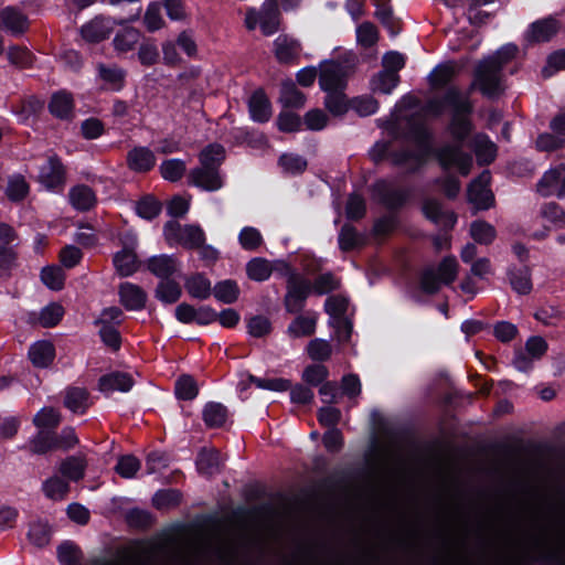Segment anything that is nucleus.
Returning a JSON list of instances; mask_svg holds the SVG:
<instances>
[{
	"label": "nucleus",
	"mask_w": 565,
	"mask_h": 565,
	"mask_svg": "<svg viewBox=\"0 0 565 565\" xmlns=\"http://www.w3.org/2000/svg\"><path fill=\"white\" fill-rule=\"evenodd\" d=\"M502 70L494 60H482L476 67L471 88L478 89L488 98L499 97L503 90Z\"/></svg>",
	"instance_id": "f257e3e1"
},
{
	"label": "nucleus",
	"mask_w": 565,
	"mask_h": 565,
	"mask_svg": "<svg viewBox=\"0 0 565 565\" xmlns=\"http://www.w3.org/2000/svg\"><path fill=\"white\" fill-rule=\"evenodd\" d=\"M163 235L168 244H177L190 249L201 248L205 242V234L199 225H182L178 221L167 222Z\"/></svg>",
	"instance_id": "f03ea898"
},
{
	"label": "nucleus",
	"mask_w": 565,
	"mask_h": 565,
	"mask_svg": "<svg viewBox=\"0 0 565 565\" xmlns=\"http://www.w3.org/2000/svg\"><path fill=\"white\" fill-rule=\"evenodd\" d=\"M458 269L459 264L456 257H445L438 265L437 270L429 268L423 273L420 279L423 290L427 294H436L440 288V284L449 285L456 280Z\"/></svg>",
	"instance_id": "7ed1b4c3"
},
{
	"label": "nucleus",
	"mask_w": 565,
	"mask_h": 565,
	"mask_svg": "<svg viewBox=\"0 0 565 565\" xmlns=\"http://www.w3.org/2000/svg\"><path fill=\"white\" fill-rule=\"evenodd\" d=\"M245 25L248 30H255L260 26L265 35H271L279 29V10L274 0H267L257 11L249 9L245 15Z\"/></svg>",
	"instance_id": "20e7f679"
},
{
	"label": "nucleus",
	"mask_w": 565,
	"mask_h": 565,
	"mask_svg": "<svg viewBox=\"0 0 565 565\" xmlns=\"http://www.w3.org/2000/svg\"><path fill=\"white\" fill-rule=\"evenodd\" d=\"M279 265L284 267V270L288 275L287 294L285 296L286 309L291 313L299 312L303 308L305 300L310 294L311 284L309 280L291 271L287 264L280 263Z\"/></svg>",
	"instance_id": "39448f33"
},
{
	"label": "nucleus",
	"mask_w": 565,
	"mask_h": 565,
	"mask_svg": "<svg viewBox=\"0 0 565 565\" xmlns=\"http://www.w3.org/2000/svg\"><path fill=\"white\" fill-rule=\"evenodd\" d=\"M122 245L121 250L114 255V266L121 277H128L137 271L138 258L135 249L138 244L137 236L131 232H126L120 236Z\"/></svg>",
	"instance_id": "423d86ee"
},
{
	"label": "nucleus",
	"mask_w": 565,
	"mask_h": 565,
	"mask_svg": "<svg viewBox=\"0 0 565 565\" xmlns=\"http://www.w3.org/2000/svg\"><path fill=\"white\" fill-rule=\"evenodd\" d=\"M436 157L444 169L455 167L462 175H467L472 167V157L463 152L460 145H445L436 151Z\"/></svg>",
	"instance_id": "0eeeda50"
},
{
	"label": "nucleus",
	"mask_w": 565,
	"mask_h": 565,
	"mask_svg": "<svg viewBox=\"0 0 565 565\" xmlns=\"http://www.w3.org/2000/svg\"><path fill=\"white\" fill-rule=\"evenodd\" d=\"M540 195L547 198L556 195L565 196V164H559L546 171L536 184Z\"/></svg>",
	"instance_id": "6e6552de"
},
{
	"label": "nucleus",
	"mask_w": 565,
	"mask_h": 565,
	"mask_svg": "<svg viewBox=\"0 0 565 565\" xmlns=\"http://www.w3.org/2000/svg\"><path fill=\"white\" fill-rule=\"evenodd\" d=\"M348 74L349 70L347 65L338 62L326 63L321 66L319 75L320 87L324 92L342 90Z\"/></svg>",
	"instance_id": "1a4fd4ad"
},
{
	"label": "nucleus",
	"mask_w": 565,
	"mask_h": 565,
	"mask_svg": "<svg viewBox=\"0 0 565 565\" xmlns=\"http://www.w3.org/2000/svg\"><path fill=\"white\" fill-rule=\"evenodd\" d=\"M490 173L482 172L476 180H473L468 188V199L477 210H487L493 203V194L489 189Z\"/></svg>",
	"instance_id": "9d476101"
},
{
	"label": "nucleus",
	"mask_w": 565,
	"mask_h": 565,
	"mask_svg": "<svg viewBox=\"0 0 565 565\" xmlns=\"http://www.w3.org/2000/svg\"><path fill=\"white\" fill-rule=\"evenodd\" d=\"M373 195L390 209H395L406 201L408 192L396 188L386 180H379L373 185Z\"/></svg>",
	"instance_id": "9b49d317"
},
{
	"label": "nucleus",
	"mask_w": 565,
	"mask_h": 565,
	"mask_svg": "<svg viewBox=\"0 0 565 565\" xmlns=\"http://www.w3.org/2000/svg\"><path fill=\"white\" fill-rule=\"evenodd\" d=\"M97 78L106 89L118 92L125 86L126 71L115 63H97Z\"/></svg>",
	"instance_id": "f8f14e48"
},
{
	"label": "nucleus",
	"mask_w": 565,
	"mask_h": 565,
	"mask_svg": "<svg viewBox=\"0 0 565 565\" xmlns=\"http://www.w3.org/2000/svg\"><path fill=\"white\" fill-rule=\"evenodd\" d=\"M39 181L49 190L56 189L64 184V168L57 157H50L41 167Z\"/></svg>",
	"instance_id": "ddd939ff"
},
{
	"label": "nucleus",
	"mask_w": 565,
	"mask_h": 565,
	"mask_svg": "<svg viewBox=\"0 0 565 565\" xmlns=\"http://www.w3.org/2000/svg\"><path fill=\"white\" fill-rule=\"evenodd\" d=\"M301 52V44L298 40L280 34L274 41L275 57L279 63L291 64L294 63Z\"/></svg>",
	"instance_id": "4468645a"
},
{
	"label": "nucleus",
	"mask_w": 565,
	"mask_h": 565,
	"mask_svg": "<svg viewBox=\"0 0 565 565\" xmlns=\"http://www.w3.org/2000/svg\"><path fill=\"white\" fill-rule=\"evenodd\" d=\"M561 29L559 22L554 18H545L533 22L526 31V40L531 43L550 41Z\"/></svg>",
	"instance_id": "2eb2a0df"
},
{
	"label": "nucleus",
	"mask_w": 565,
	"mask_h": 565,
	"mask_svg": "<svg viewBox=\"0 0 565 565\" xmlns=\"http://www.w3.org/2000/svg\"><path fill=\"white\" fill-rule=\"evenodd\" d=\"M189 180L195 186L206 191H216L223 186L222 178L215 168L200 166L190 171Z\"/></svg>",
	"instance_id": "dca6fc26"
},
{
	"label": "nucleus",
	"mask_w": 565,
	"mask_h": 565,
	"mask_svg": "<svg viewBox=\"0 0 565 565\" xmlns=\"http://www.w3.org/2000/svg\"><path fill=\"white\" fill-rule=\"evenodd\" d=\"M113 26L110 19L97 17L82 26L81 34L87 42L97 43L108 38Z\"/></svg>",
	"instance_id": "f3484780"
},
{
	"label": "nucleus",
	"mask_w": 565,
	"mask_h": 565,
	"mask_svg": "<svg viewBox=\"0 0 565 565\" xmlns=\"http://www.w3.org/2000/svg\"><path fill=\"white\" fill-rule=\"evenodd\" d=\"M87 468V459L83 454L68 456L58 465V471L67 481H79L84 478Z\"/></svg>",
	"instance_id": "a211bd4d"
},
{
	"label": "nucleus",
	"mask_w": 565,
	"mask_h": 565,
	"mask_svg": "<svg viewBox=\"0 0 565 565\" xmlns=\"http://www.w3.org/2000/svg\"><path fill=\"white\" fill-rule=\"evenodd\" d=\"M135 382L130 374L125 372H111L103 375L98 381V388L103 393H111L115 391L128 392Z\"/></svg>",
	"instance_id": "6ab92c4d"
},
{
	"label": "nucleus",
	"mask_w": 565,
	"mask_h": 565,
	"mask_svg": "<svg viewBox=\"0 0 565 565\" xmlns=\"http://www.w3.org/2000/svg\"><path fill=\"white\" fill-rule=\"evenodd\" d=\"M127 164L135 172H147L154 167L156 157L147 147H135L127 153Z\"/></svg>",
	"instance_id": "aec40b11"
},
{
	"label": "nucleus",
	"mask_w": 565,
	"mask_h": 565,
	"mask_svg": "<svg viewBox=\"0 0 565 565\" xmlns=\"http://www.w3.org/2000/svg\"><path fill=\"white\" fill-rule=\"evenodd\" d=\"M423 213L431 222L445 227H452L456 223V215L445 211L439 201L426 199L423 202Z\"/></svg>",
	"instance_id": "412c9836"
},
{
	"label": "nucleus",
	"mask_w": 565,
	"mask_h": 565,
	"mask_svg": "<svg viewBox=\"0 0 565 565\" xmlns=\"http://www.w3.org/2000/svg\"><path fill=\"white\" fill-rule=\"evenodd\" d=\"M147 267L154 276L161 279H169L178 271L179 263L173 256L161 254L150 257L147 262Z\"/></svg>",
	"instance_id": "4be33fe9"
},
{
	"label": "nucleus",
	"mask_w": 565,
	"mask_h": 565,
	"mask_svg": "<svg viewBox=\"0 0 565 565\" xmlns=\"http://www.w3.org/2000/svg\"><path fill=\"white\" fill-rule=\"evenodd\" d=\"M120 302L128 310H140L145 307L147 294L137 285L124 282L119 286Z\"/></svg>",
	"instance_id": "5701e85b"
},
{
	"label": "nucleus",
	"mask_w": 565,
	"mask_h": 565,
	"mask_svg": "<svg viewBox=\"0 0 565 565\" xmlns=\"http://www.w3.org/2000/svg\"><path fill=\"white\" fill-rule=\"evenodd\" d=\"M0 28L12 33L19 34L28 29V18L12 7L0 10Z\"/></svg>",
	"instance_id": "b1692460"
},
{
	"label": "nucleus",
	"mask_w": 565,
	"mask_h": 565,
	"mask_svg": "<svg viewBox=\"0 0 565 565\" xmlns=\"http://www.w3.org/2000/svg\"><path fill=\"white\" fill-rule=\"evenodd\" d=\"M248 109L254 121L266 122L271 117L270 102L263 90H256L250 96Z\"/></svg>",
	"instance_id": "393cba45"
},
{
	"label": "nucleus",
	"mask_w": 565,
	"mask_h": 565,
	"mask_svg": "<svg viewBox=\"0 0 565 565\" xmlns=\"http://www.w3.org/2000/svg\"><path fill=\"white\" fill-rule=\"evenodd\" d=\"M141 33L139 30L132 26H126L119 30L114 40L113 45L118 54H125L132 51L139 43Z\"/></svg>",
	"instance_id": "a878e982"
},
{
	"label": "nucleus",
	"mask_w": 565,
	"mask_h": 565,
	"mask_svg": "<svg viewBox=\"0 0 565 565\" xmlns=\"http://www.w3.org/2000/svg\"><path fill=\"white\" fill-rule=\"evenodd\" d=\"M281 262H277L275 265L268 262L265 258H253L247 263L246 270L247 275L252 280L255 281H264L268 279L271 275V273L275 269H281L284 270V267L280 266Z\"/></svg>",
	"instance_id": "bb28decb"
},
{
	"label": "nucleus",
	"mask_w": 565,
	"mask_h": 565,
	"mask_svg": "<svg viewBox=\"0 0 565 565\" xmlns=\"http://www.w3.org/2000/svg\"><path fill=\"white\" fill-rule=\"evenodd\" d=\"M55 356L54 345L49 341H39L29 350V358L34 366L46 367Z\"/></svg>",
	"instance_id": "cd10ccee"
},
{
	"label": "nucleus",
	"mask_w": 565,
	"mask_h": 565,
	"mask_svg": "<svg viewBox=\"0 0 565 565\" xmlns=\"http://www.w3.org/2000/svg\"><path fill=\"white\" fill-rule=\"evenodd\" d=\"M71 204L78 211H87L96 203L94 191L87 185H76L68 193Z\"/></svg>",
	"instance_id": "c85d7f7f"
},
{
	"label": "nucleus",
	"mask_w": 565,
	"mask_h": 565,
	"mask_svg": "<svg viewBox=\"0 0 565 565\" xmlns=\"http://www.w3.org/2000/svg\"><path fill=\"white\" fill-rule=\"evenodd\" d=\"M202 416L209 428H218L226 423L228 411L226 406L221 403L210 402L204 406Z\"/></svg>",
	"instance_id": "c756f323"
},
{
	"label": "nucleus",
	"mask_w": 565,
	"mask_h": 565,
	"mask_svg": "<svg viewBox=\"0 0 565 565\" xmlns=\"http://www.w3.org/2000/svg\"><path fill=\"white\" fill-rule=\"evenodd\" d=\"M460 67L455 62H447L438 65L429 75L430 85L440 88L450 83L459 73Z\"/></svg>",
	"instance_id": "7c9ffc66"
},
{
	"label": "nucleus",
	"mask_w": 565,
	"mask_h": 565,
	"mask_svg": "<svg viewBox=\"0 0 565 565\" xmlns=\"http://www.w3.org/2000/svg\"><path fill=\"white\" fill-rule=\"evenodd\" d=\"M470 113L452 114L448 125L450 136L457 141H463L472 130V124L469 118Z\"/></svg>",
	"instance_id": "2f4dec72"
},
{
	"label": "nucleus",
	"mask_w": 565,
	"mask_h": 565,
	"mask_svg": "<svg viewBox=\"0 0 565 565\" xmlns=\"http://www.w3.org/2000/svg\"><path fill=\"white\" fill-rule=\"evenodd\" d=\"M427 153V149L424 147L416 151L402 150L394 153L393 160L396 164L405 166L408 171H415L425 162Z\"/></svg>",
	"instance_id": "473e14b6"
},
{
	"label": "nucleus",
	"mask_w": 565,
	"mask_h": 565,
	"mask_svg": "<svg viewBox=\"0 0 565 565\" xmlns=\"http://www.w3.org/2000/svg\"><path fill=\"white\" fill-rule=\"evenodd\" d=\"M473 150L480 164H489L497 156L495 145L482 134L475 137Z\"/></svg>",
	"instance_id": "72a5a7b5"
},
{
	"label": "nucleus",
	"mask_w": 565,
	"mask_h": 565,
	"mask_svg": "<svg viewBox=\"0 0 565 565\" xmlns=\"http://www.w3.org/2000/svg\"><path fill=\"white\" fill-rule=\"evenodd\" d=\"M196 467L205 476L217 473L221 470L220 452L215 449L202 450L198 456Z\"/></svg>",
	"instance_id": "f704fd0d"
},
{
	"label": "nucleus",
	"mask_w": 565,
	"mask_h": 565,
	"mask_svg": "<svg viewBox=\"0 0 565 565\" xmlns=\"http://www.w3.org/2000/svg\"><path fill=\"white\" fill-rule=\"evenodd\" d=\"M279 100L285 107L300 108L305 105L306 96L292 81H286L281 84Z\"/></svg>",
	"instance_id": "c9c22d12"
},
{
	"label": "nucleus",
	"mask_w": 565,
	"mask_h": 565,
	"mask_svg": "<svg viewBox=\"0 0 565 565\" xmlns=\"http://www.w3.org/2000/svg\"><path fill=\"white\" fill-rule=\"evenodd\" d=\"M50 111L57 118L68 119L73 114L72 96L65 92L56 93L52 96L49 105Z\"/></svg>",
	"instance_id": "e433bc0d"
},
{
	"label": "nucleus",
	"mask_w": 565,
	"mask_h": 565,
	"mask_svg": "<svg viewBox=\"0 0 565 565\" xmlns=\"http://www.w3.org/2000/svg\"><path fill=\"white\" fill-rule=\"evenodd\" d=\"M317 318L313 315L298 316L289 324L287 332L291 338L309 337L316 330Z\"/></svg>",
	"instance_id": "4c0bfd02"
},
{
	"label": "nucleus",
	"mask_w": 565,
	"mask_h": 565,
	"mask_svg": "<svg viewBox=\"0 0 565 565\" xmlns=\"http://www.w3.org/2000/svg\"><path fill=\"white\" fill-rule=\"evenodd\" d=\"M42 490L51 500H63L70 491V484L65 478L52 476L43 482Z\"/></svg>",
	"instance_id": "58836bf2"
},
{
	"label": "nucleus",
	"mask_w": 565,
	"mask_h": 565,
	"mask_svg": "<svg viewBox=\"0 0 565 565\" xmlns=\"http://www.w3.org/2000/svg\"><path fill=\"white\" fill-rule=\"evenodd\" d=\"M444 102L445 104L449 105L452 108V114L472 111V105L468 96H465L455 86H450L447 88L444 96Z\"/></svg>",
	"instance_id": "ea45409f"
},
{
	"label": "nucleus",
	"mask_w": 565,
	"mask_h": 565,
	"mask_svg": "<svg viewBox=\"0 0 565 565\" xmlns=\"http://www.w3.org/2000/svg\"><path fill=\"white\" fill-rule=\"evenodd\" d=\"M510 284L514 291L527 295L532 290L531 271L529 267L514 268L509 271Z\"/></svg>",
	"instance_id": "a19ab883"
},
{
	"label": "nucleus",
	"mask_w": 565,
	"mask_h": 565,
	"mask_svg": "<svg viewBox=\"0 0 565 565\" xmlns=\"http://www.w3.org/2000/svg\"><path fill=\"white\" fill-rule=\"evenodd\" d=\"M181 294V286L173 279H162L156 288L157 299L164 303L177 302Z\"/></svg>",
	"instance_id": "79ce46f5"
},
{
	"label": "nucleus",
	"mask_w": 565,
	"mask_h": 565,
	"mask_svg": "<svg viewBox=\"0 0 565 565\" xmlns=\"http://www.w3.org/2000/svg\"><path fill=\"white\" fill-rule=\"evenodd\" d=\"M65 406L74 413H84L88 407V393L85 388L72 387L66 391Z\"/></svg>",
	"instance_id": "37998d69"
},
{
	"label": "nucleus",
	"mask_w": 565,
	"mask_h": 565,
	"mask_svg": "<svg viewBox=\"0 0 565 565\" xmlns=\"http://www.w3.org/2000/svg\"><path fill=\"white\" fill-rule=\"evenodd\" d=\"M30 451L34 455H45L56 450L55 435L49 431L40 430L29 443Z\"/></svg>",
	"instance_id": "c03bdc74"
},
{
	"label": "nucleus",
	"mask_w": 565,
	"mask_h": 565,
	"mask_svg": "<svg viewBox=\"0 0 565 565\" xmlns=\"http://www.w3.org/2000/svg\"><path fill=\"white\" fill-rule=\"evenodd\" d=\"M185 289L193 298L206 299L211 295V282L203 275L198 274L186 279Z\"/></svg>",
	"instance_id": "a18cd8bd"
},
{
	"label": "nucleus",
	"mask_w": 565,
	"mask_h": 565,
	"mask_svg": "<svg viewBox=\"0 0 565 565\" xmlns=\"http://www.w3.org/2000/svg\"><path fill=\"white\" fill-rule=\"evenodd\" d=\"M470 235L479 244L488 245L497 236L495 228L486 221H475L470 225Z\"/></svg>",
	"instance_id": "49530a36"
},
{
	"label": "nucleus",
	"mask_w": 565,
	"mask_h": 565,
	"mask_svg": "<svg viewBox=\"0 0 565 565\" xmlns=\"http://www.w3.org/2000/svg\"><path fill=\"white\" fill-rule=\"evenodd\" d=\"M399 76L394 72L382 71L373 77L371 85L373 92L390 94L398 84Z\"/></svg>",
	"instance_id": "de8ad7c7"
},
{
	"label": "nucleus",
	"mask_w": 565,
	"mask_h": 565,
	"mask_svg": "<svg viewBox=\"0 0 565 565\" xmlns=\"http://www.w3.org/2000/svg\"><path fill=\"white\" fill-rule=\"evenodd\" d=\"M224 154L225 151L221 145H210L200 153L201 166L206 168H215L218 170L222 161L224 160Z\"/></svg>",
	"instance_id": "09e8293b"
},
{
	"label": "nucleus",
	"mask_w": 565,
	"mask_h": 565,
	"mask_svg": "<svg viewBox=\"0 0 565 565\" xmlns=\"http://www.w3.org/2000/svg\"><path fill=\"white\" fill-rule=\"evenodd\" d=\"M160 173L164 180H168L170 182L179 181L186 169V164L181 159H169L164 160L160 164Z\"/></svg>",
	"instance_id": "8fccbe9b"
},
{
	"label": "nucleus",
	"mask_w": 565,
	"mask_h": 565,
	"mask_svg": "<svg viewBox=\"0 0 565 565\" xmlns=\"http://www.w3.org/2000/svg\"><path fill=\"white\" fill-rule=\"evenodd\" d=\"M143 23L149 32L158 31L164 26L166 22L161 13V4L159 1L149 3L143 15Z\"/></svg>",
	"instance_id": "3c124183"
},
{
	"label": "nucleus",
	"mask_w": 565,
	"mask_h": 565,
	"mask_svg": "<svg viewBox=\"0 0 565 565\" xmlns=\"http://www.w3.org/2000/svg\"><path fill=\"white\" fill-rule=\"evenodd\" d=\"M63 315V307L56 302H53L40 311L38 322L44 328H51L61 321Z\"/></svg>",
	"instance_id": "603ef678"
},
{
	"label": "nucleus",
	"mask_w": 565,
	"mask_h": 565,
	"mask_svg": "<svg viewBox=\"0 0 565 565\" xmlns=\"http://www.w3.org/2000/svg\"><path fill=\"white\" fill-rule=\"evenodd\" d=\"M539 215L545 222L553 225L565 224V210H563L557 203L548 202L541 206Z\"/></svg>",
	"instance_id": "864d4df0"
},
{
	"label": "nucleus",
	"mask_w": 565,
	"mask_h": 565,
	"mask_svg": "<svg viewBox=\"0 0 565 565\" xmlns=\"http://www.w3.org/2000/svg\"><path fill=\"white\" fill-rule=\"evenodd\" d=\"M307 353L313 361H327L332 353L331 344L323 339H313L307 345Z\"/></svg>",
	"instance_id": "5fc2aeb1"
},
{
	"label": "nucleus",
	"mask_w": 565,
	"mask_h": 565,
	"mask_svg": "<svg viewBox=\"0 0 565 565\" xmlns=\"http://www.w3.org/2000/svg\"><path fill=\"white\" fill-rule=\"evenodd\" d=\"M140 467L141 462L138 458L132 455H125L119 457L115 470L120 477L130 479L136 476Z\"/></svg>",
	"instance_id": "6e6d98bb"
},
{
	"label": "nucleus",
	"mask_w": 565,
	"mask_h": 565,
	"mask_svg": "<svg viewBox=\"0 0 565 565\" xmlns=\"http://www.w3.org/2000/svg\"><path fill=\"white\" fill-rule=\"evenodd\" d=\"M238 294V286L232 280H224L214 287V296L224 303H233L236 301Z\"/></svg>",
	"instance_id": "4d7b16f0"
},
{
	"label": "nucleus",
	"mask_w": 565,
	"mask_h": 565,
	"mask_svg": "<svg viewBox=\"0 0 565 565\" xmlns=\"http://www.w3.org/2000/svg\"><path fill=\"white\" fill-rule=\"evenodd\" d=\"M198 385L190 375H182L175 383V394L184 401L193 399L198 395Z\"/></svg>",
	"instance_id": "13d9d810"
},
{
	"label": "nucleus",
	"mask_w": 565,
	"mask_h": 565,
	"mask_svg": "<svg viewBox=\"0 0 565 565\" xmlns=\"http://www.w3.org/2000/svg\"><path fill=\"white\" fill-rule=\"evenodd\" d=\"M279 164L285 172L295 174L306 170L307 160L299 154L284 153L279 158Z\"/></svg>",
	"instance_id": "bf43d9fd"
},
{
	"label": "nucleus",
	"mask_w": 565,
	"mask_h": 565,
	"mask_svg": "<svg viewBox=\"0 0 565 565\" xmlns=\"http://www.w3.org/2000/svg\"><path fill=\"white\" fill-rule=\"evenodd\" d=\"M362 243V237L355 228L349 224L342 226L339 234V246L342 250H351Z\"/></svg>",
	"instance_id": "052dcab7"
},
{
	"label": "nucleus",
	"mask_w": 565,
	"mask_h": 565,
	"mask_svg": "<svg viewBox=\"0 0 565 565\" xmlns=\"http://www.w3.org/2000/svg\"><path fill=\"white\" fill-rule=\"evenodd\" d=\"M242 247L246 250H255L263 244V236L255 227H244L238 235Z\"/></svg>",
	"instance_id": "680f3d73"
},
{
	"label": "nucleus",
	"mask_w": 565,
	"mask_h": 565,
	"mask_svg": "<svg viewBox=\"0 0 565 565\" xmlns=\"http://www.w3.org/2000/svg\"><path fill=\"white\" fill-rule=\"evenodd\" d=\"M324 105L335 116L343 115L348 110V103L341 90L327 92Z\"/></svg>",
	"instance_id": "e2e57ef3"
},
{
	"label": "nucleus",
	"mask_w": 565,
	"mask_h": 565,
	"mask_svg": "<svg viewBox=\"0 0 565 565\" xmlns=\"http://www.w3.org/2000/svg\"><path fill=\"white\" fill-rule=\"evenodd\" d=\"M61 422L60 414L51 407L42 408L34 417L33 423L39 428H55Z\"/></svg>",
	"instance_id": "0e129e2a"
},
{
	"label": "nucleus",
	"mask_w": 565,
	"mask_h": 565,
	"mask_svg": "<svg viewBox=\"0 0 565 565\" xmlns=\"http://www.w3.org/2000/svg\"><path fill=\"white\" fill-rule=\"evenodd\" d=\"M41 279L52 290H60L64 285V273L60 267H45L42 269Z\"/></svg>",
	"instance_id": "69168bd1"
},
{
	"label": "nucleus",
	"mask_w": 565,
	"mask_h": 565,
	"mask_svg": "<svg viewBox=\"0 0 565 565\" xmlns=\"http://www.w3.org/2000/svg\"><path fill=\"white\" fill-rule=\"evenodd\" d=\"M328 375L329 371L324 365L312 364L305 369L302 380L310 385L317 386L323 384Z\"/></svg>",
	"instance_id": "338daca9"
},
{
	"label": "nucleus",
	"mask_w": 565,
	"mask_h": 565,
	"mask_svg": "<svg viewBox=\"0 0 565 565\" xmlns=\"http://www.w3.org/2000/svg\"><path fill=\"white\" fill-rule=\"evenodd\" d=\"M58 559L64 565H76L81 559L79 548L71 542H64L57 550Z\"/></svg>",
	"instance_id": "774afa93"
}]
</instances>
